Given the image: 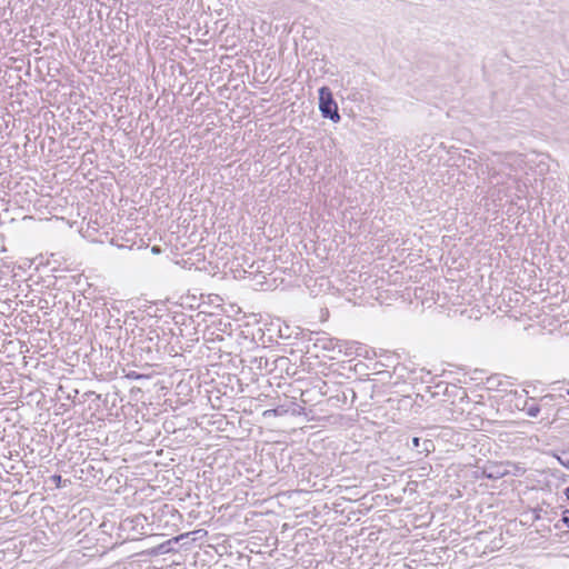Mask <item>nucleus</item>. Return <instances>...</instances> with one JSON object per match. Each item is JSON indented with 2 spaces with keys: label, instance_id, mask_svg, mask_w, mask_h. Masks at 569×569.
<instances>
[{
  "label": "nucleus",
  "instance_id": "obj_2",
  "mask_svg": "<svg viewBox=\"0 0 569 569\" xmlns=\"http://www.w3.org/2000/svg\"><path fill=\"white\" fill-rule=\"evenodd\" d=\"M412 448L417 449L419 453L428 455L435 450V445L431 440H421L419 437H413L411 440Z\"/></svg>",
  "mask_w": 569,
  "mask_h": 569
},
{
  "label": "nucleus",
  "instance_id": "obj_4",
  "mask_svg": "<svg viewBox=\"0 0 569 569\" xmlns=\"http://www.w3.org/2000/svg\"><path fill=\"white\" fill-rule=\"evenodd\" d=\"M526 413L529 416V417H532V418H536L539 412H540V407L532 402V403H526L525 406V409Z\"/></svg>",
  "mask_w": 569,
  "mask_h": 569
},
{
  "label": "nucleus",
  "instance_id": "obj_10",
  "mask_svg": "<svg viewBox=\"0 0 569 569\" xmlns=\"http://www.w3.org/2000/svg\"><path fill=\"white\" fill-rule=\"evenodd\" d=\"M565 496H566V498L569 500V487H567V488L565 489Z\"/></svg>",
  "mask_w": 569,
  "mask_h": 569
},
{
  "label": "nucleus",
  "instance_id": "obj_9",
  "mask_svg": "<svg viewBox=\"0 0 569 569\" xmlns=\"http://www.w3.org/2000/svg\"><path fill=\"white\" fill-rule=\"evenodd\" d=\"M54 481L59 485L60 481H61V477L60 476H54L53 477Z\"/></svg>",
  "mask_w": 569,
  "mask_h": 569
},
{
  "label": "nucleus",
  "instance_id": "obj_11",
  "mask_svg": "<svg viewBox=\"0 0 569 569\" xmlns=\"http://www.w3.org/2000/svg\"><path fill=\"white\" fill-rule=\"evenodd\" d=\"M182 538H183V536H180V537L176 538V541H179Z\"/></svg>",
  "mask_w": 569,
  "mask_h": 569
},
{
  "label": "nucleus",
  "instance_id": "obj_1",
  "mask_svg": "<svg viewBox=\"0 0 569 569\" xmlns=\"http://www.w3.org/2000/svg\"><path fill=\"white\" fill-rule=\"evenodd\" d=\"M319 109L323 118H328L333 122H338L340 120L338 106L333 100L331 90L328 87H321L319 89Z\"/></svg>",
  "mask_w": 569,
  "mask_h": 569
},
{
  "label": "nucleus",
  "instance_id": "obj_12",
  "mask_svg": "<svg viewBox=\"0 0 569 569\" xmlns=\"http://www.w3.org/2000/svg\"><path fill=\"white\" fill-rule=\"evenodd\" d=\"M568 395H569V390H568Z\"/></svg>",
  "mask_w": 569,
  "mask_h": 569
},
{
  "label": "nucleus",
  "instance_id": "obj_5",
  "mask_svg": "<svg viewBox=\"0 0 569 569\" xmlns=\"http://www.w3.org/2000/svg\"><path fill=\"white\" fill-rule=\"evenodd\" d=\"M559 461L560 463L566 467L567 469H569V452L568 453H563L562 457L559 458Z\"/></svg>",
  "mask_w": 569,
  "mask_h": 569
},
{
  "label": "nucleus",
  "instance_id": "obj_6",
  "mask_svg": "<svg viewBox=\"0 0 569 569\" xmlns=\"http://www.w3.org/2000/svg\"><path fill=\"white\" fill-rule=\"evenodd\" d=\"M561 521L569 529V510L563 511Z\"/></svg>",
  "mask_w": 569,
  "mask_h": 569
},
{
  "label": "nucleus",
  "instance_id": "obj_8",
  "mask_svg": "<svg viewBox=\"0 0 569 569\" xmlns=\"http://www.w3.org/2000/svg\"><path fill=\"white\" fill-rule=\"evenodd\" d=\"M151 251H152V253H160V251H161V250H160V248H159V247L153 246V247L151 248Z\"/></svg>",
  "mask_w": 569,
  "mask_h": 569
},
{
  "label": "nucleus",
  "instance_id": "obj_3",
  "mask_svg": "<svg viewBox=\"0 0 569 569\" xmlns=\"http://www.w3.org/2000/svg\"><path fill=\"white\" fill-rule=\"evenodd\" d=\"M529 163H537V169L532 172L535 176H545L547 173V167L545 163V157L535 156V158L528 160Z\"/></svg>",
  "mask_w": 569,
  "mask_h": 569
},
{
  "label": "nucleus",
  "instance_id": "obj_7",
  "mask_svg": "<svg viewBox=\"0 0 569 569\" xmlns=\"http://www.w3.org/2000/svg\"><path fill=\"white\" fill-rule=\"evenodd\" d=\"M506 160L508 161V163H510V162H512V161H517V160H518V156L512 154V153L507 154V156H506Z\"/></svg>",
  "mask_w": 569,
  "mask_h": 569
}]
</instances>
